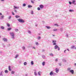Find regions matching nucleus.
<instances>
[{"instance_id": "a18cd8bd", "label": "nucleus", "mask_w": 76, "mask_h": 76, "mask_svg": "<svg viewBox=\"0 0 76 76\" xmlns=\"http://www.w3.org/2000/svg\"><path fill=\"white\" fill-rule=\"evenodd\" d=\"M26 4H23V6L24 7H25V6H26Z\"/></svg>"}, {"instance_id": "aec40b11", "label": "nucleus", "mask_w": 76, "mask_h": 76, "mask_svg": "<svg viewBox=\"0 0 76 76\" xmlns=\"http://www.w3.org/2000/svg\"><path fill=\"white\" fill-rule=\"evenodd\" d=\"M31 65H34V61H31Z\"/></svg>"}, {"instance_id": "7ed1b4c3", "label": "nucleus", "mask_w": 76, "mask_h": 76, "mask_svg": "<svg viewBox=\"0 0 76 76\" xmlns=\"http://www.w3.org/2000/svg\"><path fill=\"white\" fill-rule=\"evenodd\" d=\"M57 42V41H56V40H52V43H53V45H56V42Z\"/></svg>"}, {"instance_id": "0eeeda50", "label": "nucleus", "mask_w": 76, "mask_h": 76, "mask_svg": "<svg viewBox=\"0 0 76 76\" xmlns=\"http://www.w3.org/2000/svg\"><path fill=\"white\" fill-rule=\"evenodd\" d=\"M55 70H56V73H58V72H59V69H58V68H56L55 69Z\"/></svg>"}, {"instance_id": "e2e57ef3", "label": "nucleus", "mask_w": 76, "mask_h": 76, "mask_svg": "<svg viewBox=\"0 0 76 76\" xmlns=\"http://www.w3.org/2000/svg\"><path fill=\"white\" fill-rule=\"evenodd\" d=\"M2 15V14L1 13H0V15Z\"/></svg>"}, {"instance_id": "f03ea898", "label": "nucleus", "mask_w": 76, "mask_h": 76, "mask_svg": "<svg viewBox=\"0 0 76 76\" xmlns=\"http://www.w3.org/2000/svg\"><path fill=\"white\" fill-rule=\"evenodd\" d=\"M18 21L19 22H20V23H24L25 22V20L21 19H19L18 20Z\"/></svg>"}, {"instance_id": "4be33fe9", "label": "nucleus", "mask_w": 76, "mask_h": 76, "mask_svg": "<svg viewBox=\"0 0 76 76\" xmlns=\"http://www.w3.org/2000/svg\"><path fill=\"white\" fill-rule=\"evenodd\" d=\"M49 55H50V56H54V55L52 53H50L49 54Z\"/></svg>"}, {"instance_id": "1a4fd4ad", "label": "nucleus", "mask_w": 76, "mask_h": 76, "mask_svg": "<svg viewBox=\"0 0 76 76\" xmlns=\"http://www.w3.org/2000/svg\"><path fill=\"white\" fill-rule=\"evenodd\" d=\"M3 39L4 41H5V42H7V39L5 38H3Z\"/></svg>"}, {"instance_id": "79ce46f5", "label": "nucleus", "mask_w": 76, "mask_h": 76, "mask_svg": "<svg viewBox=\"0 0 76 76\" xmlns=\"http://www.w3.org/2000/svg\"><path fill=\"white\" fill-rule=\"evenodd\" d=\"M37 9L38 10H41V9H40V8L38 7L37 8Z\"/></svg>"}, {"instance_id": "b1692460", "label": "nucleus", "mask_w": 76, "mask_h": 76, "mask_svg": "<svg viewBox=\"0 0 76 76\" xmlns=\"http://www.w3.org/2000/svg\"><path fill=\"white\" fill-rule=\"evenodd\" d=\"M62 61H63V62H66V60L64 59H63L62 60Z\"/></svg>"}, {"instance_id": "bf43d9fd", "label": "nucleus", "mask_w": 76, "mask_h": 76, "mask_svg": "<svg viewBox=\"0 0 76 76\" xmlns=\"http://www.w3.org/2000/svg\"><path fill=\"white\" fill-rule=\"evenodd\" d=\"M67 50H65L64 51V53H66V51Z\"/></svg>"}, {"instance_id": "6e6552de", "label": "nucleus", "mask_w": 76, "mask_h": 76, "mask_svg": "<svg viewBox=\"0 0 76 76\" xmlns=\"http://www.w3.org/2000/svg\"><path fill=\"white\" fill-rule=\"evenodd\" d=\"M3 71H2L0 73V76H3Z\"/></svg>"}, {"instance_id": "ea45409f", "label": "nucleus", "mask_w": 76, "mask_h": 76, "mask_svg": "<svg viewBox=\"0 0 76 76\" xmlns=\"http://www.w3.org/2000/svg\"><path fill=\"white\" fill-rule=\"evenodd\" d=\"M35 44L37 45H38V43L37 42H35Z\"/></svg>"}, {"instance_id": "cd10ccee", "label": "nucleus", "mask_w": 76, "mask_h": 76, "mask_svg": "<svg viewBox=\"0 0 76 76\" xmlns=\"http://www.w3.org/2000/svg\"><path fill=\"white\" fill-rule=\"evenodd\" d=\"M4 72L5 73H8V71L7 70H5Z\"/></svg>"}, {"instance_id": "9b49d317", "label": "nucleus", "mask_w": 76, "mask_h": 76, "mask_svg": "<svg viewBox=\"0 0 76 76\" xmlns=\"http://www.w3.org/2000/svg\"><path fill=\"white\" fill-rule=\"evenodd\" d=\"M39 7L40 9H42L44 7V6L42 5H39Z\"/></svg>"}, {"instance_id": "72a5a7b5", "label": "nucleus", "mask_w": 76, "mask_h": 76, "mask_svg": "<svg viewBox=\"0 0 76 76\" xmlns=\"http://www.w3.org/2000/svg\"><path fill=\"white\" fill-rule=\"evenodd\" d=\"M15 31H16V32H18V31H19V30L17 29H15Z\"/></svg>"}, {"instance_id": "c756f323", "label": "nucleus", "mask_w": 76, "mask_h": 76, "mask_svg": "<svg viewBox=\"0 0 76 76\" xmlns=\"http://www.w3.org/2000/svg\"><path fill=\"white\" fill-rule=\"evenodd\" d=\"M11 29H12V28H8L7 29L8 31H10V30H11Z\"/></svg>"}, {"instance_id": "f3484780", "label": "nucleus", "mask_w": 76, "mask_h": 76, "mask_svg": "<svg viewBox=\"0 0 76 76\" xmlns=\"http://www.w3.org/2000/svg\"><path fill=\"white\" fill-rule=\"evenodd\" d=\"M1 29H4V27L3 26H1L0 27Z\"/></svg>"}, {"instance_id": "58836bf2", "label": "nucleus", "mask_w": 76, "mask_h": 76, "mask_svg": "<svg viewBox=\"0 0 76 76\" xmlns=\"http://www.w3.org/2000/svg\"><path fill=\"white\" fill-rule=\"evenodd\" d=\"M40 38H41V37L39 36V37H37V39L39 40Z\"/></svg>"}, {"instance_id": "2eb2a0df", "label": "nucleus", "mask_w": 76, "mask_h": 76, "mask_svg": "<svg viewBox=\"0 0 76 76\" xmlns=\"http://www.w3.org/2000/svg\"><path fill=\"white\" fill-rule=\"evenodd\" d=\"M45 64V62L43 61L42 63V66H44Z\"/></svg>"}, {"instance_id": "603ef678", "label": "nucleus", "mask_w": 76, "mask_h": 76, "mask_svg": "<svg viewBox=\"0 0 76 76\" xmlns=\"http://www.w3.org/2000/svg\"><path fill=\"white\" fill-rule=\"evenodd\" d=\"M12 14L13 15H15V13H14L13 12H12Z\"/></svg>"}, {"instance_id": "393cba45", "label": "nucleus", "mask_w": 76, "mask_h": 76, "mask_svg": "<svg viewBox=\"0 0 76 76\" xmlns=\"http://www.w3.org/2000/svg\"><path fill=\"white\" fill-rule=\"evenodd\" d=\"M28 33H29V34H31V31H29V30H28Z\"/></svg>"}, {"instance_id": "052dcab7", "label": "nucleus", "mask_w": 76, "mask_h": 76, "mask_svg": "<svg viewBox=\"0 0 76 76\" xmlns=\"http://www.w3.org/2000/svg\"><path fill=\"white\" fill-rule=\"evenodd\" d=\"M68 35L66 34V37H68Z\"/></svg>"}, {"instance_id": "2f4dec72", "label": "nucleus", "mask_w": 76, "mask_h": 76, "mask_svg": "<svg viewBox=\"0 0 76 76\" xmlns=\"http://www.w3.org/2000/svg\"><path fill=\"white\" fill-rule=\"evenodd\" d=\"M26 64H27V63H26V62H24V65L25 66H26Z\"/></svg>"}, {"instance_id": "774afa93", "label": "nucleus", "mask_w": 76, "mask_h": 76, "mask_svg": "<svg viewBox=\"0 0 76 76\" xmlns=\"http://www.w3.org/2000/svg\"><path fill=\"white\" fill-rule=\"evenodd\" d=\"M52 35L53 36V37H54V36H55V35Z\"/></svg>"}, {"instance_id": "49530a36", "label": "nucleus", "mask_w": 76, "mask_h": 76, "mask_svg": "<svg viewBox=\"0 0 76 76\" xmlns=\"http://www.w3.org/2000/svg\"><path fill=\"white\" fill-rule=\"evenodd\" d=\"M58 29H54L53 31H57Z\"/></svg>"}, {"instance_id": "6e6d98bb", "label": "nucleus", "mask_w": 76, "mask_h": 76, "mask_svg": "<svg viewBox=\"0 0 76 76\" xmlns=\"http://www.w3.org/2000/svg\"><path fill=\"white\" fill-rule=\"evenodd\" d=\"M32 48L33 49H34V50H35V48H36L35 47H32Z\"/></svg>"}, {"instance_id": "ddd939ff", "label": "nucleus", "mask_w": 76, "mask_h": 76, "mask_svg": "<svg viewBox=\"0 0 76 76\" xmlns=\"http://www.w3.org/2000/svg\"><path fill=\"white\" fill-rule=\"evenodd\" d=\"M75 1L74 0L72 1V4H74L75 5H76V4L75 3Z\"/></svg>"}, {"instance_id": "bb28decb", "label": "nucleus", "mask_w": 76, "mask_h": 76, "mask_svg": "<svg viewBox=\"0 0 76 76\" xmlns=\"http://www.w3.org/2000/svg\"><path fill=\"white\" fill-rule=\"evenodd\" d=\"M75 45H73L71 47V48L72 49H74V48H75Z\"/></svg>"}, {"instance_id": "4c0bfd02", "label": "nucleus", "mask_w": 76, "mask_h": 76, "mask_svg": "<svg viewBox=\"0 0 76 76\" xmlns=\"http://www.w3.org/2000/svg\"><path fill=\"white\" fill-rule=\"evenodd\" d=\"M18 56H19V55H16L15 58H17V57H18Z\"/></svg>"}, {"instance_id": "f8f14e48", "label": "nucleus", "mask_w": 76, "mask_h": 76, "mask_svg": "<svg viewBox=\"0 0 76 76\" xmlns=\"http://www.w3.org/2000/svg\"><path fill=\"white\" fill-rule=\"evenodd\" d=\"M8 69H9V71H10L12 70L11 69V67L10 66H9Z\"/></svg>"}, {"instance_id": "0e129e2a", "label": "nucleus", "mask_w": 76, "mask_h": 76, "mask_svg": "<svg viewBox=\"0 0 76 76\" xmlns=\"http://www.w3.org/2000/svg\"><path fill=\"white\" fill-rule=\"evenodd\" d=\"M35 26H38V25H37V24H35Z\"/></svg>"}, {"instance_id": "8fccbe9b", "label": "nucleus", "mask_w": 76, "mask_h": 76, "mask_svg": "<svg viewBox=\"0 0 76 76\" xmlns=\"http://www.w3.org/2000/svg\"><path fill=\"white\" fill-rule=\"evenodd\" d=\"M60 48L59 47H58V51H60Z\"/></svg>"}, {"instance_id": "4d7b16f0", "label": "nucleus", "mask_w": 76, "mask_h": 76, "mask_svg": "<svg viewBox=\"0 0 76 76\" xmlns=\"http://www.w3.org/2000/svg\"><path fill=\"white\" fill-rule=\"evenodd\" d=\"M54 25H55V26H58V24H54Z\"/></svg>"}, {"instance_id": "423d86ee", "label": "nucleus", "mask_w": 76, "mask_h": 76, "mask_svg": "<svg viewBox=\"0 0 76 76\" xmlns=\"http://www.w3.org/2000/svg\"><path fill=\"white\" fill-rule=\"evenodd\" d=\"M58 47V46L56 45L55 46H54V49H55V50H56V49H57Z\"/></svg>"}, {"instance_id": "13d9d810", "label": "nucleus", "mask_w": 76, "mask_h": 76, "mask_svg": "<svg viewBox=\"0 0 76 76\" xmlns=\"http://www.w3.org/2000/svg\"><path fill=\"white\" fill-rule=\"evenodd\" d=\"M25 76H28V74H26Z\"/></svg>"}, {"instance_id": "f704fd0d", "label": "nucleus", "mask_w": 76, "mask_h": 76, "mask_svg": "<svg viewBox=\"0 0 76 76\" xmlns=\"http://www.w3.org/2000/svg\"><path fill=\"white\" fill-rule=\"evenodd\" d=\"M22 48L23 50H25V47L24 46H23Z\"/></svg>"}, {"instance_id": "a878e982", "label": "nucleus", "mask_w": 76, "mask_h": 76, "mask_svg": "<svg viewBox=\"0 0 76 76\" xmlns=\"http://www.w3.org/2000/svg\"><path fill=\"white\" fill-rule=\"evenodd\" d=\"M63 29L62 28H61L60 29V31L61 32H63Z\"/></svg>"}, {"instance_id": "6ab92c4d", "label": "nucleus", "mask_w": 76, "mask_h": 76, "mask_svg": "<svg viewBox=\"0 0 76 76\" xmlns=\"http://www.w3.org/2000/svg\"><path fill=\"white\" fill-rule=\"evenodd\" d=\"M20 16L18 15H16L15 18H20Z\"/></svg>"}, {"instance_id": "e433bc0d", "label": "nucleus", "mask_w": 76, "mask_h": 76, "mask_svg": "<svg viewBox=\"0 0 76 76\" xmlns=\"http://www.w3.org/2000/svg\"><path fill=\"white\" fill-rule=\"evenodd\" d=\"M1 19H4V15H3L1 16Z\"/></svg>"}, {"instance_id": "5fc2aeb1", "label": "nucleus", "mask_w": 76, "mask_h": 76, "mask_svg": "<svg viewBox=\"0 0 76 76\" xmlns=\"http://www.w3.org/2000/svg\"><path fill=\"white\" fill-rule=\"evenodd\" d=\"M42 51V52H44V51H45V50L43 49Z\"/></svg>"}, {"instance_id": "c85d7f7f", "label": "nucleus", "mask_w": 76, "mask_h": 76, "mask_svg": "<svg viewBox=\"0 0 76 76\" xmlns=\"http://www.w3.org/2000/svg\"><path fill=\"white\" fill-rule=\"evenodd\" d=\"M69 12H73V10H69Z\"/></svg>"}, {"instance_id": "c03bdc74", "label": "nucleus", "mask_w": 76, "mask_h": 76, "mask_svg": "<svg viewBox=\"0 0 76 76\" xmlns=\"http://www.w3.org/2000/svg\"><path fill=\"white\" fill-rule=\"evenodd\" d=\"M31 1L32 3H33V4H34V3H35L34 1H32V0H31Z\"/></svg>"}, {"instance_id": "a211bd4d", "label": "nucleus", "mask_w": 76, "mask_h": 76, "mask_svg": "<svg viewBox=\"0 0 76 76\" xmlns=\"http://www.w3.org/2000/svg\"><path fill=\"white\" fill-rule=\"evenodd\" d=\"M46 28L48 29H50V28H51V27L49 26H46Z\"/></svg>"}, {"instance_id": "412c9836", "label": "nucleus", "mask_w": 76, "mask_h": 76, "mask_svg": "<svg viewBox=\"0 0 76 76\" xmlns=\"http://www.w3.org/2000/svg\"><path fill=\"white\" fill-rule=\"evenodd\" d=\"M15 72L14 71H12L11 72V74L13 75V74H15Z\"/></svg>"}, {"instance_id": "9d476101", "label": "nucleus", "mask_w": 76, "mask_h": 76, "mask_svg": "<svg viewBox=\"0 0 76 76\" xmlns=\"http://www.w3.org/2000/svg\"><path fill=\"white\" fill-rule=\"evenodd\" d=\"M53 73H54V72L53 71H51L50 74V75L52 76L53 75Z\"/></svg>"}, {"instance_id": "f257e3e1", "label": "nucleus", "mask_w": 76, "mask_h": 76, "mask_svg": "<svg viewBox=\"0 0 76 76\" xmlns=\"http://www.w3.org/2000/svg\"><path fill=\"white\" fill-rule=\"evenodd\" d=\"M10 34L12 36V38L14 39H15V33L13 32L10 33Z\"/></svg>"}, {"instance_id": "3c124183", "label": "nucleus", "mask_w": 76, "mask_h": 76, "mask_svg": "<svg viewBox=\"0 0 76 76\" xmlns=\"http://www.w3.org/2000/svg\"><path fill=\"white\" fill-rule=\"evenodd\" d=\"M14 11L15 13H17V10H14Z\"/></svg>"}, {"instance_id": "c9c22d12", "label": "nucleus", "mask_w": 76, "mask_h": 76, "mask_svg": "<svg viewBox=\"0 0 76 76\" xmlns=\"http://www.w3.org/2000/svg\"><path fill=\"white\" fill-rule=\"evenodd\" d=\"M31 15H33V14H34V11H31Z\"/></svg>"}, {"instance_id": "5701e85b", "label": "nucleus", "mask_w": 76, "mask_h": 76, "mask_svg": "<svg viewBox=\"0 0 76 76\" xmlns=\"http://www.w3.org/2000/svg\"><path fill=\"white\" fill-rule=\"evenodd\" d=\"M32 7V6H31V5H28V8H31Z\"/></svg>"}, {"instance_id": "473e14b6", "label": "nucleus", "mask_w": 76, "mask_h": 76, "mask_svg": "<svg viewBox=\"0 0 76 76\" xmlns=\"http://www.w3.org/2000/svg\"><path fill=\"white\" fill-rule=\"evenodd\" d=\"M42 58H45V56L44 55L42 56Z\"/></svg>"}, {"instance_id": "20e7f679", "label": "nucleus", "mask_w": 76, "mask_h": 76, "mask_svg": "<svg viewBox=\"0 0 76 76\" xmlns=\"http://www.w3.org/2000/svg\"><path fill=\"white\" fill-rule=\"evenodd\" d=\"M19 8V7H16L15 6H14V10H15L16 9H18Z\"/></svg>"}, {"instance_id": "338daca9", "label": "nucleus", "mask_w": 76, "mask_h": 76, "mask_svg": "<svg viewBox=\"0 0 76 76\" xmlns=\"http://www.w3.org/2000/svg\"><path fill=\"white\" fill-rule=\"evenodd\" d=\"M1 1H4V0H1Z\"/></svg>"}, {"instance_id": "dca6fc26", "label": "nucleus", "mask_w": 76, "mask_h": 76, "mask_svg": "<svg viewBox=\"0 0 76 76\" xmlns=\"http://www.w3.org/2000/svg\"><path fill=\"white\" fill-rule=\"evenodd\" d=\"M34 75L35 76H37V72H34Z\"/></svg>"}, {"instance_id": "69168bd1", "label": "nucleus", "mask_w": 76, "mask_h": 76, "mask_svg": "<svg viewBox=\"0 0 76 76\" xmlns=\"http://www.w3.org/2000/svg\"><path fill=\"white\" fill-rule=\"evenodd\" d=\"M74 65H75V66H76V63H75L74 64Z\"/></svg>"}, {"instance_id": "680f3d73", "label": "nucleus", "mask_w": 76, "mask_h": 76, "mask_svg": "<svg viewBox=\"0 0 76 76\" xmlns=\"http://www.w3.org/2000/svg\"><path fill=\"white\" fill-rule=\"evenodd\" d=\"M67 50L68 51H70V50H69V49H67Z\"/></svg>"}, {"instance_id": "864d4df0", "label": "nucleus", "mask_w": 76, "mask_h": 76, "mask_svg": "<svg viewBox=\"0 0 76 76\" xmlns=\"http://www.w3.org/2000/svg\"><path fill=\"white\" fill-rule=\"evenodd\" d=\"M69 4H72V2H71L70 1H69Z\"/></svg>"}, {"instance_id": "37998d69", "label": "nucleus", "mask_w": 76, "mask_h": 76, "mask_svg": "<svg viewBox=\"0 0 76 76\" xmlns=\"http://www.w3.org/2000/svg\"><path fill=\"white\" fill-rule=\"evenodd\" d=\"M11 17H12L11 16H9L8 18V19H10Z\"/></svg>"}, {"instance_id": "de8ad7c7", "label": "nucleus", "mask_w": 76, "mask_h": 76, "mask_svg": "<svg viewBox=\"0 0 76 76\" xmlns=\"http://www.w3.org/2000/svg\"><path fill=\"white\" fill-rule=\"evenodd\" d=\"M71 70V68H68L67 69V70Z\"/></svg>"}, {"instance_id": "09e8293b", "label": "nucleus", "mask_w": 76, "mask_h": 76, "mask_svg": "<svg viewBox=\"0 0 76 76\" xmlns=\"http://www.w3.org/2000/svg\"><path fill=\"white\" fill-rule=\"evenodd\" d=\"M7 26H8V27H10V24H9L7 23Z\"/></svg>"}, {"instance_id": "a19ab883", "label": "nucleus", "mask_w": 76, "mask_h": 76, "mask_svg": "<svg viewBox=\"0 0 76 76\" xmlns=\"http://www.w3.org/2000/svg\"><path fill=\"white\" fill-rule=\"evenodd\" d=\"M58 58H57L55 59V61H58Z\"/></svg>"}, {"instance_id": "4468645a", "label": "nucleus", "mask_w": 76, "mask_h": 76, "mask_svg": "<svg viewBox=\"0 0 76 76\" xmlns=\"http://www.w3.org/2000/svg\"><path fill=\"white\" fill-rule=\"evenodd\" d=\"M41 72H38V74L39 76H41Z\"/></svg>"}, {"instance_id": "39448f33", "label": "nucleus", "mask_w": 76, "mask_h": 76, "mask_svg": "<svg viewBox=\"0 0 76 76\" xmlns=\"http://www.w3.org/2000/svg\"><path fill=\"white\" fill-rule=\"evenodd\" d=\"M69 72L71 73L72 74H74V70H71L69 71Z\"/></svg>"}, {"instance_id": "7c9ffc66", "label": "nucleus", "mask_w": 76, "mask_h": 76, "mask_svg": "<svg viewBox=\"0 0 76 76\" xmlns=\"http://www.w3.org/2000/svg\"><path fill=\"white\" fill-rule=\"evenodd\" d=\"M58 64L59 66H61V63H58Z\"/></svg>"}]
</instances>
